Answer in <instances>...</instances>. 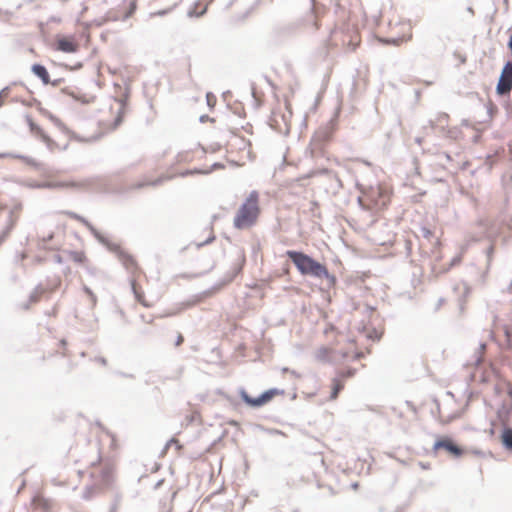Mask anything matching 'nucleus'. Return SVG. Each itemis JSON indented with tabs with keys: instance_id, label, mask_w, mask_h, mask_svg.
I'll return each mask as SVG.
<instances>
[{
	"instance_id": "1",
	"label": "nucleus",
	"mask_w": 512,
	"mask_h": 512,
	"mask_svg": "<svg viewBox=\"0 0 512 512\" xmlns=\"http://www.w3.org/2000/svg\"><path fill=\"white\" fill-rule=\"evenodd\" d=\"M87 474L90 483L87 484L84 497L89 499L111 488L116 478V463L112 457H104L98 449L95 460L89 461Z\"/></svg>"
},
{
	"instance_id": "38",
	"label": "nucleus",
	"mask_w": 512,
	"mask_h": 512,
	"mask_svg": "<svg viewBox=\"0 0 512 512\" xmlns=\"http://www.w3.org/2000/svg\"><path fill=\"white\" fill-rule=\"evenodd\" d=\"M179 174H180V175H182V176H184V175H186V174H187V172H181V173H179Z\"/></svg>"
},
{
	"instance_id": "4",
	"label": "nucleus",
	"mask_w": 512,
	"mask_h": 512,
	"mask_svg": "<svg viewBox=\"0 0 512 512\" xmlns=\"http://www.w3.org/2000/svg\"><path fill=\"white\" fill-rule=\"evenodd\" d=\"M260 212L259 194L252 191L237 210L233 220L234 227L239 230L251 228L257 223Z\"/></svg>"
},
{
	"instance_id": "12",
	"label": "nucleus",
	"mask_w": 512,
	"mask_h": 512,
	"mask_svg": "<svg viewBox=\"0 0 512 512\" xmlns=\"http://www.w3.org/2000/svg\"><path fill=\"white\" fill-rule=\"evenodd\" d=\"M59 282L51 285V286H44V285H38L30 294L27 304L25 305V309H29L32 305L38 303L43 298L49 297L53 292L57 290L59 287Z\"/></svg>"
},
{
	"instance_id": "10",
	"label": "nucleus",
	"mask_w": 512,
	"mask_h": 512,
	"mask_svg": "<svg viewBox=\"0 0 512 512\" xmlns=\"http://www.w3.org/2000/svg\"><path fill=\"white\" fill-rule=\"evenodd\" d=\"M135 10V0L124 2L118 7L109 10L106 14L105 21H124L131 17L134 14Z\"/></svg>"
},
{
	"instance_id": "18",
	"label": "nucleus",
	"mask_w": 512,
	"mask_h": 512,
	"mask_svg": "<svg viewBox=\"0 0 512 512\" xmlns=\"http://www.w3.org/2000/svg\"><path fill=\"white\" fill-rule=\"evenodd\" d=\"M94 433L100 443H108L110 448L113 451H115L117 449V447H118L117 440L114 437V435H112L111 433H109L107 431L102 430L101 428H97L94 431Z\"/></svg>"
},
{
	"instance_id": "11",
	"label": "nucleus",
	"mask_w": 512,
	"mask_h": 512,
	"mask_svg": "<svg viewBox=\"0 0 512 512\" xmlns=\"http://www.w3.org/2000/svg\"><path fill=\"white\" fill-rule=\"evenodd\" d=\"M284 391L273 388L265 391L257 398L250 397L245 391L241 392L242 400L252 407H260L271 401L275 396L283 395Z\"/></svg>"
},
{
	"instance_id": "25",
	"label": "nucleus",
	"mask_w": 512,
	"mask_h": 512,
	"mask_svg": "<svg viewBox=\"0 0 512 512\" xmlns=\"http://www.w3.org/2000/svg\"><path fill=\"white\" fill-rule=\"evenodd\" d=\"M120 259L123 263V265L128 269V270H135L137 268V263L135 261V259L128 255V254H121L120 256Z\"/></svg>"
},
{
	"instance_id": "9",
	"label": "nucleus",
	"mask_w": 512,
	"mask_h": 512,
	"mask_svg": "<svg viewBox=\"0 0 512 512\" xmlns=\"http://www.w3.org/2000/svg\"><path fill=\"white\" fill-rule=\"evenodd\" d=\"M0 218L6 221L4 230L0 234V244L6 239L15 224L20 218L22 212V204L16 200H13L11 205L0 204Z\"/></svg>"
},
{
	"instance_id": "21",
	"label": "nucleus",
	"mask_w": 512,
	"mask_h": 512,
	"mask_svg": "<svg viewBox=\"0 0 512 512\" xmlns=\"http://www.w3.org/2000/svg\"><path fill=\"white\" fill-rule=\"evenodd\" d=\"M32 72L42 80L44 84L50 83V77L47 69L40 64H35L32 66Z\"/></svg>"
},
{
	"instance_id": "29",
	"label": "nucleus",
	"mask_w": 512,
	"mask_h": 512,
	"mask_svg": "<svg viewBox=\"0 0 512 512\" xmlns=\"http://www.w3.org/2000/svg\"><path fill=\"white\" fill-rule=\"evenodd\" d=\"M206 102H207V105L211 109H213L215 107L216 103H217V98H216V96L213 93L208 92L206 94Z\"/></svg>"
},
{
	"instance_id": "26",
	"label": "nucleus",
	"mask_w": 512,
	"mask_h": 512,
	"mask_svg": "<svg viewBox=\"0 0 512 512\" xmlns=\"http://www.w3.org/2000/svg\"><path fill=\"white\" fill-rule=\"evenodd\" d=\"M69 259L78 264H84L87 260L86 254L83 251L69 252Z\"/></svg>"
},
{
	"instance_id": "14",
	"label": "nucleus",
	"mask_w": 512,
	"mask_h": 512,
	"mask_svg": "<svg viewBox=\"0 0 512 512\" xmlns=\"http://www.w3.org/2000/svg\"><path fill=\"white\" fill-rule=\"evenodd\" d=\"M338 34H340V36H341L343 46L348 51H354L359 46L361 39H360V35L358 32L351 31L349 33H344V32L335 33V35H338Z\"/></svg>"
},
{
	"instance_id": "23",
	"label": "nucleus",
	"mask_w": 512,
	"mask_h": 512,
	"mask_svg": "<svg viewBox=\"0 0 512 512\" xmlns=\"http://www.w3.org/2000/svg\"><path fill=\"white\" fill-rule=\"evenodd\" d=\"M134 295L137 299V301L142 304L144 307H151L153 303L146 300L143 291L139 286H137L135 283L132 284Z\"/></svg>"
},
{
	"instance_id": "31",
	"label": "nucleus",
	"mask_w": 512,
	"mask_h": 512,
	"mask_svg": "<svg viewBox=\"0 0 512 512\" xmlns=\"http://www.w3.org/2000/svg\"><path fill=\"white\" fill-rule=\"evenodd\" d=\"M65 214H66L68 217L72 218V219H75V220L80 221V222H84V220H83V218H82V217H80L79 215H77V214H75V213H73V212H65Z\"/></svg>"
},
{
	"instance_id": "15",
	"label": "nucleus",
	"mask_w": 512,
	"mask_h": 512,
	"mask_svg": "<svg viewBox=\"0 0 512 512\" xmlns=\"http://www.w3.org/2000/svg\"><path fill=\"white\" fill-rule=\"evenodd\" d=\"M445 449L452 455L459 457L463 454V450L458 447L451 439L442 438L435 442L434 450Z\"/></svg>"
},
{
	"instance_id": "6",
	"label": "nucleus",
	"mask_w": 512,
	"mask_h": 512,
	"mask_svg": "<svg viewBox=\"0 0 512 512\" xmlns=\"http://www.w3.org/2000/svg\"><path fill=\"white\" fill-rule=\"evenodd\" d=\"M230 160L238 166H242L253 156L251 142L238 135H232L227 143Z\"/></svg>"
},
{
	"instance_id": "37",
	"label": "nucleus",
	"mask_w": 512,
	"mask_h": 512,
	"mask_svg": "<svg viewBox=\"0 0 512 512\" xmlns=\"http://www.w3.org/2000/svg\"><path fill=\"white\" fill-rule=\"evenodd\" d=\"M420 466H421V468H423V469H429V468H430V464H429V463H427V464L420 463Z\"/></svg>"
},
{
	"instance_id": "24",
	"label": "nucleus",
	"mask_w": 512,
	"mask_h": 512,
	"mask_svg": "<svg viewBox=\"0 0 512 512\" xmlns=\"http://www.w3.org/2000/svg\"><path fill=\"white\" fill-rule=\"evenodd\" d=\"M207 10V3L199 1L194 4L193 8L190 9L189 15L191 16H202Z\"/></svg>"
},
{
	"instance_id": "5",
	"label": "nucleus",
	"mask_w": 512,
	"mask_h": 512,
	"mask_svg": "<svg viewBox=\"0 0 512 512\" xmlns=\"http://www.w3.org/2000/svg\"><path fill=\"white\" fill-rule=\"evenodd\" d=\"M287 256L292 260L298 271L303 275H312L317 278H327L335 280L331 276L325 265L317 262L310 256L296 251H287Z\"/></svg>"
},
{
	"instance_id": "8",
	"label": "nucleus",
	"mask_w": 512,
	"mask_h": 512,
	"mask_svg": "<svg viewBox=\"0 0 512 512\" xmlns=\"http://www.w3.org/2000/svg\"><path fill=\"white\" fill-rule=\"evenodd\" d=\"M297 25L308 32H315L320 28V17L315 0H307Z\"/></svg>"
},
{
	"instance_id": "22",
	"label": "nucleus",
	"mask_w": 512,
	"mask_h": 512,
	"mask_svg": "<svg viewBox=\"0 0 512 512\" xmlns=\"http://www.w3.org/2000/svg\"><path fill=\"white\" fill-rule=\"evenodd\" d=\"M502 445L509 451H512V428L505 427L500 435Z\"/></svg>"
},
{
	"instance_id": "32",
	"label": "nucleus",
	"mask_w": 512,
	"mask_h": 512,
	"mask_svg": "<svg viewBox=\"0 0 512 512\" xmlns=\"http://www.w3.org/2000/svg\"><path fill=\"white\" fill-rule=\"evenodd\" d=\"M183 342H184L183 335L181 333H178L177 339H176V342H175V346L179 347V346H181L183 344Z\"/></svg>"
},
{
	"instance_id": "36",
	"label": "nucleus",
	"mask_w": 512,
	"mask_h": 512,
	"mask_svg": "<svg viewBox=\"0 0 512 512\" xmlns=\"http://www.w3.org/2000/svg\"><path fill=\"white\" fill-rule=\"evenodd\" d=\"M54 482L57 485H69L68 481H58L57 479H54Z\"/></svg>"
},
{
	"instance_id": "2",
	"label": "nucleus",
	"mask_w": 512,
	"mask_h": 512,
	"mask_svg": "<svg viewBox=\"0 0 512 512\" xmlns=\"http://www.w3.org/2000/svg\"><path fill=\"white\" fill-rule=\"evenodd\" d=\"M393 194L394 190L391 184L380 182L362 191L359 204L363 209L378 214L388 209Z\"/></svg>"
},
{
	"instance_id": "19",
	"label": "nucleus",
	"mask_w": 512,
	"mask_h": 512,
	"mask_svg": "<svg viewBox=\"0 0 512 512\" xmlns=\"http://www.w3.org/2000/svg\"><path fill=\"white\" fill-rule=\"evenodd\" d=\"M334 351L329 347H320L315 351L314 357L317 361L328 363L333 358Z\"/></svg>"
},
{
	"instance_id": "20",
	"label": "nucleus",
	"mask_w": 512,
	"mask_h": 512,
	"mask_svg": "<svg viewBox=\"0 0 512 512\" xmlns=\"http://www.w3.org/2000/svg\"><path fill=\"white\" fill-rule=\"evenodd\" d=\"M112 109L115 110L117 116L114 121V124L117 126L121 123L123 116L126 112V104L123 100H115L114 105L112 106Z\"/></svg>"
},
{
	"instance_id": "34",
	"label": "nucleus",
	"mask_w": 512,
	"mask_h": 512,
	"mask_svg": "<svg viewBox=\"0 0 512 512\" xmlns=\"http://www.w3.org/2000/svg\"><path fill=\"white\" fill-rule=\"evenodd\" d=\"M170 178H172V176L159 178L158 180H156V181L152 182L151 184H152V185H157V184L161 183L162 181L167 180V179H170Z\"/></svg>"
},
{
	"instance_id": "16",
	"label": "nucleus",
	"mask_w": 512,
	"mask_h": 512,
	"mask_svg": "<svg viewBox=\"0 0 512 512\" xmlns=\"http://www.w3.org/2000/svg\"><path fill=\"white\" fill-rule=\"evenodd\" d=\"M207 158L203 149L182 151L177 155V163H192L197 159Z\"/></svg>"
},
{
	"instance_id": "3",
	"label": "nucleus",
	"mask_w": 512,
	"mask_h": 512,
	"mask_svg": "<svg viewBox=\"0 0 512 512\" xmlns=\"http://www.w3.org/2000/svg\"><path fill=\"white\" fill-rule=\"evenodd\" d=\"M387 30L380 41L385 44L400 45L412 39V24L397 12H392L387 21Z\"/></svg>"
},
{
	"instance_id": "27",
	"label": "nucleus",
	"mask_w": 512,
	"mask_h": 512,
	"mask_svg": "<svg viewBox=\"0 0 512 512\" xmlns=\"http://www.w3.org/2000/svg\"><path fill=\"white\" fill-rule=\"evenodd\" d=\"M185 420L187 424H191L195 421H200L201 414L198 410L191 408L188 414L185 416Z\"/></svg>"
},
{
	"instance_id": "28",
	"label": "nucleus",
	"mask_w": 512,
	"mask_h": 512,
	"mask_svg": "<svg viewBox=\"0 0 512 512\" xmlns=\"http://www.w3.org/2000/svg\"><path fill=\"white\" fill-rule=\"evenodd\" d=\"M172 445L175 446L177 453L180 454L183 449V445L180 443V441L177 438H172L166 444V448H169Z\"/></svg>"
},
{
	"instance_id": "17",
	"label": "nucleus",
	"mask_w": 512,
	"mask_h": 512,
	"mask_svg": "<svg viewBox=\"0 0 512 512\" xmlns=\"http://www.w3.org/2000/svg\"><path fill=\"white\" fill-rule=\"evenodd\" d=\"M353 373L351 371L342 373L340 377L332 380V392L330 395L331 400H335L338 397L339 392L344 388L345 378L351 377Z\"/></svg>"
},
{
	"instance_id": "30",
	"label": "nucleus",
	"mask_w": 512,
	"mask_h": 512,
	"mask_svg": "<svg viewBox=\"0 0 512 512\" xmlns=\"http://www.w3.org/2000/svg\"><path fill=\"white\" fill-rule=\"evenodd\" d=\"M223 167H224V166H223V165H221V164L213 163V164H211V166H209V167H205V168H203V169H199L198 171H199V172H205V173H206V172H210V171H212V170L220 169V168H223Z\"/></svg>"
},
{
	"instance_id": "35",
	"label": "nucleus",
	"mask_w": 512,
	"mask_h": 512,
	"mask_svg": "<svg viewBox=\"0 0 512 512\" xmlns=\"http://www.w3.org/2000/svg\"><path fill=\"white\" fill-rule=\"evenodd\" d=\"M84 290L92 298V300L95 301V295L93 292L88 287H85Z\"/></svg>"
},
{
	"instance_id": "13",
	"label": "nucleus",
	"mask_w": 512,
	"mask_h": 512,
	"mask_svg": "<svg viewBox=\"0 0 512 512\" xmlns=\"http://www.w3.org/2000/svg\"><path fill=\"white\" fill-rule=\"evenodd\" d=\"M56 50L64 53H76L80 44L73 35H58L55 39Z\"/></svg>"
},
{
	"instance_id": "33",
	"label": "nucleus",
	"mask_w": 512,
	"mask_h": 512,
	"mask_svg": "<svg viewBox=\"0 0 512 512\" xmlns=\"http://www.w3.org/2000/svg\"><path fill=\"white\" fill-rule=\"evenodd\" d=\"M200 121H201L202 123H204V122H206V121L214 122V119H213V118H210V117H209V116H207V115H203V116H201V117H200Z\"/></svg>"
},
{
	"instance_id": "7",
	"label": "nucleus",
	"mask_w": 512,
	"mask_h": 512,
	"mask_svg": "<svg viewBox=\"0 0 512 512\" xmlns=\"http://www.w3.org/2000/svg\"><path fill=\"white\" fill-rule=\"evenodd\" d=\"M31 130L46 143L47 147L55 152L65 150L70 142V134L64 129L57 127L49 132H44L40 128L31 124Z\"/></svg>"
}]
</instances>
